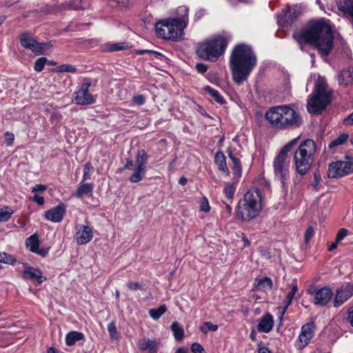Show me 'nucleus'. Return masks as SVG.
Returning <instances> with one entry per match:
<instances>
[{"mask_svg": "<svg viewBox=\"0 0 353 353\" xmlns=\"http://www.w3.org/2000/svg\"><path fill=\"white\" fill-rule=\"evenodd\" d=\"M217 329L218 325L212 324V323L210 321L204 322L199 327L200 331L204 334H206L208 331H216Z\"/></svg>", "mask_w": 353, "mask_h": 353, "instance_id": "79ce46f5", "label": "nucleus"}, {"mask_svg": "<svg viewBox=\"0 0 353 353\" xmlns=\"http://www.w3.org/2000/svg\"><path fill=\"white\" fill-rule=\"evenodd\" d=\"M148 158L149 157L144 150H139L135 157L136 167L146 168Z\"/></svg>", "mask_w": 353, "mask_h": 353, "instance_id": "393cba45", "label": "nucleus"}, {"mask_svg": "<svg viewBox=\"0 0 353 353\" xmlns=\"http://www.w3.org/2000/svg\"><path fill=\"white\" fill-rule=\"evenodd\" d=\"M23 276L25 279H36L39 284L42 283L46 280V277L42 275V272L39 269L30 266L26 268Z\"/></svg>", "mask_w": 353, "mask_h": 353, "instance_id": "6ab92c4d", "label": "nucleus"}, {"mask_svg": "<svg viewBox=\"0 0 353 353\" xmlns=\"http://www.w3.org/2000/svg\"><path fill=\"white\" fill-rule=\"evenodd\" d=\"M348 320H349L350 324L352 325V326H353V309L349 312Z\"/></svg>", "mask_w": 353, "mask_h": 353, "instance_id": "774afa93", "label": "nucleus"}, {"mask_svg": "<svg viewBox=\"0 0 353 353\" xmlns=\"http://www.w3.org/2000/svg\"><path fill=\"white\" fill-rule=\"evenodd\" d=\"M347 138H348L347 134H341L336 139L332 141L329 143V145H328L329 148L332 149L336 146L343 145L344 143L346 142V141L347 140Z\"/></svg>", "mask_w": 353, "mask_h": 353, "instance_id": "58836bf2", "label": "nucleus"}, {"mask_svg": "<svg viewBox=\"0 0 353 353\" xmlns=\"http://www.w3.org/2000/svg\"><path fill=\"white\" fill-rule=\"evenodd\" d=\"M210 210L209 201L206 197H203L200 204V210L202 212H208Z\"/></svg>", "mask_w": 353, "mask_h": 353, "instance_id": "09e8293b", "label": "nucleus"}, {"mask_svg": "<svg viewBox=\"0 0 353 353\" xmlns=\"http://www.w3.org/2000/svg\"><path fill=\"white\" fill-rule=\"evenodd\" d=\"M84 338V335L81 332L77 331L70 332L65 336V343L68 345H73L77 341H81Z\"/></svg>", "mask_w": 353, "mask_h": 353, "instance_id": "a878e982", "label": "nucleus"}, {"mask_svg": "<svg viewBox=\"0 0 353 353\" xmlns=\"http://www.w3.org/2000/svg\"><path fill=\"white\" fill-rule=\"evenodd\" d=\"M265 119L277 130L298 128L303 123L301 115L290 105H276L270 108L265 113Z\"/></svg>", "mask_w": 353, "mask_h": 353, "instance_id": "7ed1b4c3", "label": "nucleus"}, {"mask_svg": "<svg viewBox=\"0 0 353 353\" xmlns=\"http://www.w3.org/2000/svg\"><path fill=\"white\" fill-rule=\"evenodd\" d=\"M0 263L14 265L19 262L12 255L4 252H0Z\"/></svg>", "mask_w": 353, "mask_h": 353, "instance_id": "f704fd0d", "label": "nucleus"}, {"mask_svg": "<svg viewBox=\"0 0 353 353\" xmlns=\"http://www.w3.org/2000/svg\"><path fill=\"white\" fill-rule=\"evenodd\" d=\"M228 157L232 160V161L233 163V167H232L233 173L235 175L236 180H238L242 174V166H241V161L238 158L234 157L232 151H231V150L228 151Z\"/></svg>", "mask_w": 353, "mask_h": 353, "instance_id": "b1692460", "label": "nucleus"}, {"mask_svg": "<svg viewBox=\"0 0 353 353\" xmlns=\"http://www.w3.org/2000/svg\"><path fill=\"white\" fill-rule=\"evenodd\" d=\"M19 41L21 46L27 49H30L34 53L42 54L50 47L49 43H39L34 39L32 38L28 33H23L19 36Z\"/></svg>", "mask_w": 353, "mask_h": 353, "instance_id": "9d476101", "label": "nucleus"}, {"mask_svg": "<svg viewBox=\"0 0 353 353\" xmlns=\"http://www.w3.org/2000/svg\"><path fill=\"white\" fill-rule=\"evenodd\" d=\"M321 177L319 172H315L314 174V182L312 183V186L314 188H317L319 185Z\"/></svg>", "mask_w": 353, "mask_h": 353, "instance_id": "680f3d73", "label": "nucleus"}, {"mask_svg": "<svg viewBox=\"0 0 353 353\" xmlns=\"http://www.w3.org/2000/svg\"><path fill=\"white\" fill-rule=\"evenodd\" d=\"M26 244L31 252L34 253L39 252V241L37 234L30 236L28 239Z\"/></svg>", "mask_w": 353, "mask_h": 353, "instance_id": "2f4dec72", "label": "nucleus"}, {"mask_svg": "<svg viewBox=\"0 0 353 353\" xmlns=\"http://www.w3.org/2000/svg\"><path fill=\"white\" fill-rule=\"evenodd\" d=\"M299 14L296 12L295 9L290 8L288 11V18L291 21L293 22L295 19H297Z\"/></svg>", "mask_w": 353, "mask_h": 353, "instance_id": "5fc2aeb1", "label": "nucleus"}, {"mask_svg": "<svg viewBox=\"0 0 353 353\" xmlns=\"http://www.w3.org/2000/svg\"><path fill=\"white\" fill-rule=\"evenodd\" d=\"M204 90L219 104H224L225 103L224 98L220 94V93L210 86L205 87Z\"/></svg>", "mask_w": 353, "mask_h": 353, "instance_id": "72a5a7b5", "label": "nucleus"}, {"mask_svg": "<svg viewBox=\"0 0 353 353\" xmlns=\"http://www.w3.org/2000/svg\"><path fill=\"white\" fill-rule=\"evenodd\" d=\"M256 281L257 282L256 288L258 290L265 292L270 290L272 288V281L269 277H263V279L256 280Z\"/></svg>", "mask_w": 353, "mask_h": 353, "instance_id": "c756f323", "label": "nucleus"}, {"mask_svg": "<svg viewBox=\"0 0 353 353\" xmlns=\"http://www.w3.org/2000/svg\"><path fill=\"white\" fill-rule=\"evenodd\" d=\"M146 173V168L135 167L133 170L132 174L130 176L129 180L132 183H137L143 180Z\"/></svg>", "mask_w": 353, "mask_h": 353, "instance_id": "c85d7f7f", "label": "nucleus"}, {"mask_svg": "<svg viewBox=\"0 0 353 353\" xmlns=\"http://www.w3.org/2000/svg\"><path fill=\"white\" fill-rule=\"evenodd\" d=\"M314 95L308 100L307 109L310 113L321 114L331 101V92L323 79L316 83Z\"/></svg>", "mask_w": 353, "mask_h": 353, "instance_id": "0eeeda50", "label": "nucleus"}, {"mask_svg": "<svg viewBox=\"0 0 353 353\" xmlns=\"http://www.w3.org/2000/svg\"><path fill=\"white\" fill-rule=\"evenodd\" d=\"M223 192L225 195L227 200L230 201V203H232V199L235 192V187L234 184L230 183H226L223 190Z\"/></svg>", "mask_w": 353, "mask_h": 353, "instance_id": "ea45409f", "label": "nucleus"}, {"mask_svg": "<svg viewBox=\"0 0 353 353\" xmlns=\"http://www.w3.org/2000/svg\"><path fill=\"white\" fill-rule=\"evenodd\" d=\"M353 295V284L348 283L345 287L336 290L334 300V306L337 307Z\"/></svg>", "mask_w": 353, "mask_h": 353, "instance_id": "dca6fc26", "label": "nucleus"}, {"mask_svg": "<svg viewBox=\"0 0 353 353\" xmlns=\"http://www.w3.org/2000/svg\"><path fill=\"white\" fill-rule=\"evenodd\" d=\"M258 353H272L271 351L266 347L259 346L258 347Z\"/></svg>", "mask_w": 353, "mask_h": 353, "instance_id": "338daca9", "label": "nucleus"}, {"mask_svg": "<svg viewBox=\"0 0 353 353\" xmlns=\"http://www.w3.org/2000/svg\"><path fill=\"white\" fill-rule=\"evenodd\" d=\"M196 68L200 73H205L208 70V66L204 63H196Z\"/></svg>", "mask_w": 353, "mask_h": 353, "instance_id": "e2e57ef3", "label": "nucleus"}, {"mask_svg": "<svg viewBox=\"0 0 353 353\" xmlns=\"http://www.w3.org/2000/svg\"><path fill=\"white\" fill-rule=\"evenodd\" d=\"M191 350L194 353H204L205 352L204 348L202 347L201 345H200L198 343H194L192 344Z\"/></svg>", "mask_w": 353, "mask_h": 353, "instance_id": "864d4df0", "label": "nucleus"}, {"mask_svg": "<svg viewBox=\"0 0 353 353\" xmlns=\"http://www.w3.org/2000/svg\"><path fill=\"white\" fill-rule=\"evenodd\" d=\"M314 234V230L312 226H309L305 232V236H304V241L305 243H308V242L310 241L311 238Z\"/></svg>", "mask_w": 353, "mask_h": 353, "instance_id": "8fccbe9b", "label": "nucleus"}, {"mask_svg": "<svg viewBox=\"0 0 353 353\" xmlns=\"http://www.w3.org/2000/svg\"><path fill=\"white\" fill-rule=\"evenodd\" d=\"M222 203V208L225 210V211L223 213V216L227 219L230 216L232 213V203H230V201H223Z\"/></svg>", "mask_w": 353, "mask_h": 353, "instance_id": "49530a36", "label": "nucleus"}, {"mask_svg": "<svg viewBox=\"0 0 353 353\" xmlns=\"http://www.w3.org/2000/svg\"><path fill=\"white\" fill-rule=\"evenodd\" d=\"M348 234V230L345 228H341L340 229L337 234H336V242H340L341 241H342Z\"/></svg>", "mask_w": 353, "mask_h": 353, "instance_id": "603ef678", "label": "nucleus"}, {"mask_svg": "<svg viewBox=\"0 0 353 353\" xmlns=\"http://www.w3.org/2000/svg\"><path fill=\"white\" fill-rule=\"evenodd\" d=\"M314 331L315 325L313 323L304 324L301 327V333L296 341V347L299 350H302L307 346L310 340L313 338Z\"/></svg>", "mask_w": 353, "mask_h": 353, "instance_id": "ddd939ff", "label": "nucleus"}, {"mask_svg": "<svg viewBox=\"0 0 353 353\" xmlns=\"http://www.w3.org/2000/svg\"><path fill=\"white\" fill-rule=\"evenodd\" d=\"M156 345V342L148 338L140 339L138 342V347L142 351L149 350L150 352H153L155 350Z\"/></svg>", "mask_w": 353, "mask_h": 353, "instance_id": "bb28decb", "label": "nucleus"}, {"mask_svg": "<svg viewBox=\"0 0 353 353\" xmlns=\"http://www.w3.org/2000/svg\"><path fill=\"white\" fill-rule=\"evenodd\" d=\"M91 83L85 82L77 88L74 93V101L76 104L85 105L95 102L94 96L89 92Z\"/></svg>", "mask_w": 353, "mask_h": 353, "instance_id": "9b49d317", "label": "nucleus"}, {"mask_svg": "<svg viewBox=\"0 0 353 353\" xmlns=\"http://www.w3.org/2000/svg\"><path fill=\"white\" fill-rule=\"evenodd\" d=\"M353 173V159L346 158L330 164L327 175L329 178H339Z\"/></svg>", "mask_w": 353, "mask_h": 353, "instance_id": "1a4fd4ad", "label": "nucleus"}, {"mask_svg": "<svg viewBox=\"0 0 353 353\" xmlns=\"http://www.w3.org/2000/svg\"><path fill=\"white\" fill-rule=\"evenodd\" d=\"M47 190V185L43 184H37L32 188V192H44Z\"/></svg>", "mask_w": 353, "mask_h": 353, "instance_id": "bf43d9fd", "label": "nucleus"}, {"mask_svg": "<svg viewBox=\"0 0 353 353\" xmlns=\"http://www.w3.org/2000/svg\"><path fill=\"white\" fill-rule=\"evenodd\" d=\"M81 1L79 0H71L62 5L65 10H79L81 8Z\"/></svg>", "mask_w": 353, "mask_h": 353, "instance_id": "a19ab883", "label": "nucleus"}, {"mask_svg": "<svg viewBox=\"0 0 353 353\" xmlns=\"http://www.w3.org/2000/svg\"><path fill=\"white\" fill-rule=\"evenodd\" d=\"M338 7L340 10L349 14L353 18V0H340Z\"/></svg>", "mask_w": 353, "mask_h": 353, "instance_id": "cd10ccee", "label": "nucleus"}, {"mask_svg": "<svg viewBox=\"0 0 353 353\" xmlns=\"http://www.w3.org/2000/svg\"><path fill=\"white\" fill-rule=\"evenodd\" d=\"M145 53L154 54L157 57L163 56L161 52L150 50H140L137 52V54H143Z\"/></svg>", "mask_w": 353, "mask_h": 353, "instance_id": "6e6d98bb", "label": "nucleus"}, {"mask_svg": "<svg viewBox=\"0 0 353 353\" xmlns=\"http://www.w3.org/2000/svg\"><path fill=\"white\" fill-rule=\"evenodd\" d=\"M128 287L130 290L134 291L137 290L141 289L142 285L139 282H128Z\"/></svg>", "mask_w": 353, "mask_h": 353, "instance_id": "4d7b16f0", "label": "nucleus"}, {"mask_svg": "<svg viewBox=\"0 0 353 353\" xmlns=\"http://www.w3.org/2000/svg\"><path fill=\"white\" fill-rule=\"evenodd\" d=\"M75 240L78 245H84L93 238L92 229L88 225H79L77 226Z\"/></svg>", "mask_w": 353, "mask_h": 353, "instance_id": "2eb2a0df", "label": "nucleus"}, {"mask_svg": "<svg viewBox=\"0 0 353 353\" xmlns=\"http://www.w3.org/2000/svg\"><path fill=\"white\" fill-rule=\"evenodd\" d=\"M312 161L308 159L298 152L294 154V164L296 172L301 176L305 175L310 169Z\"/></svg>", "mask_w": 353, "mask_h": 353, "instance_id": "4468645a", "label": "nucleus"}, {"mask_svg": "<svg viewBox=\"0 0 353 353\" xmlns=\"http://www.w3.org/2000/svg\"><path fill=\"white\" fill-rule=\"evenodd\" d=\"M308 292L313 296V303L319 305H326L333 297V292L328 287H323L320 289H311Z\"/></svg>", "mask_w": 353, "mask_h": 353, "instance_id": "f8f14e48", "label": "nucleus"}, {"mask_svg": "<svg viewBox=\"0 0 353 353\" xmlns=\"http://www.w3.org/2000/svg\"><path fill=\"white\" fill-rule=\"evenodd\" d=\"M338 83L341 85L347 86L353 83V70H343L338 76Z\"/></svg>", "mask_w": 353, "mask_h": 353, "instance_id": "5701e85b", "label": "nucleus"}, {"mask_svg": "<svg viewBox=\"0 0 353 353\" xmlns=\"http://www.w3.org/2000/svg\"><path fill=\"white\" fill-rule=\"evenodd\" d=\"M293 38L302 51L306 43L314 46L323 56H328L333 49L334 35L330 25L323 20L310 23L301 32L294 34Z\"/></svg>", "mask_w": 353, "mask_h": 353, "instance_id": "f257e3e1", "label": "nucleus"}, {"mask_svg": "<svg viewBox=\"0 0 353 353\" xmlns=\"http://www.w3.org/2000/svg\"><path fill=\"white\" fill-rule=\"evenodd\" d=\"M274 325L273 316L271 314H265L257 325V330L261 332L268 333L270 332Z\"/></svg>", "mask_w": 353, "mask_h": 353, "instance_id": "412c9836", "label": "nucleus"}, {"mask_svg": "<svg viewBox=\"0 0 353 353\" xmlns=\"http://www.w3.org/2000/svg\"><path fill=\"white\" fill-rule=\"evenodd\" d=\"M257 58L250 46L241 43L233 49L230 58L232 80L241 85L256 65Z\"/></svg>", "mask_w": 353, "mask_h": 353, "instance_id": "f03ea898", "label": "nucleus"}, {"mask_svg": "<svg viewBox=\"0 0 353 353\" xmlns=\"http://www.w3.org/2000/svg\"><path fill=\"white\" fill-rule=\"evenodd\" d=\"M65 213V207L64 204H59L57 206L46 211V218L52 222L58 223L62 221Z\"/></svg>", "mask_w": 353, "mask_h": 353, "instance_id": "a211bd4d", "label": "nucleus"}, {"mask_svg": "<svg viewBox=\"0 0 353 353\" xmlns=\"http://www.w3.org/2000/svg\"><path fill=\"white\" fill-rule=\"evenodd\" d=\"M166 311L167 307L165 305H161L158 308L150 309L148 313L152 319L158 320Z\"/></svg>", "mask_w": 353, "mask_h": 353, "instance_id": "473e14b6", "label": "nucleus"}, {"mask_svg": "<svg viewBox=\"0 0 353 353\" xmlns=\"http://www.w3.org/2000/svg\"><path fill=\"white\" fill-rule=\"evenodd\" d=\"M186 27V23L183 18H175L171 20H163L156 23L157 35L163 39L172 41L179 40Z\"/></svg>", "mask_w": 353, "mask_h": 353, "instance_id": "423d86ee", "label": "nucleus"}, {"mask_svg": "<svg viewBox=\"0 0 353 353\" xmlns=\"http://www.w3.org/2000/svg\"><path fill=\"white\" fill-rule=\"evenodd\" d=\"M261 210V193L259 190L248 191L239 204L237 216L242 220L256 217Z\"/></svg>", "mask_w": 353, "mask_h": 353, "instance_id": "39448f33", "label": "nucleus"}, {"mask_svg": "<svg viewBox=\"0 0 353 353\" xmlns=\"http://www.w3.org/2000/svg\"><path fill=\"white\" fill-rule=\"evenodd\" d=\"M171 330L173 333L174 339L176 341H181L184 336V330L179 325L177 321H174L171 325Z\"/></svg>", "mask_w": 353, "mask_h": 353, "instance_id": "7c9ffc66", "label": "nucleus"}, {"mask_svg": "<svg viewBox=\"0 0 353 353\" xmlns=\"http://www.w3.org/2000/svg\"><path fill=\"white\" fill-rule=\"evenodd\" d=\"M30 199L37 203L39 205H43L45 201L44 198L38 194H34L32 197H30Z\"/></svg>", "mask_w": 353, "mask_h": 353, "instance_id": "13d9d810", "label": "nucleus"}, {"mask_svg": "<svg viewBox=\"0 0 353 353\" xmlns=\"http://www.w3.org/2000/svg\"><path fill=\"white\" fill-rule=\"evenodd\" d=\"M230 37L218 35L199 43L197 55L202 59L214 62L225 50Z\"/></svg>", "mask_w": 353, "mask_h": 353, "instance_id": "20e7f679", "label": "nucleus"}, {"mask_svg": "<svg viewBox=\"0 0 353 353\" xmlns=\"http://www.w3.org/2000/svg\"><path fill=\"white\" fill-rule=\"evenodd\" d=\"M94 187L93 183L81 181L77 188L74 196L79 199H81L85 196H91L93 194Z\"/></svg>", "mask_w": 353, "mask_h": 353, "instance_id": "aec40b11", "label": "nucleus"}, {"mask_svg": "<svg viewBox=\"0 0 353 353\" xmlns=\"http://www.w3.org/2000/svg\"><path fill=\"white\" fill-rule=\"evenodd\" d=\"M214 163L218 166V169L221 171L224 174L228 176L230 170L227 166L226 158L224 153L221 151H218L214 156Z\"/></svg>", "mask_w": 353, "mask_h": 353, "instance_id": "4be33fe9", "label": "nucleus"}, {"mask_svg": "<svg viewBox=\"0 0 353 353\" xmlns=\"http://www.w3.org/2000/svg\"><path fill=\"white\" fill-rule=\"evenodd\" d=\"M290 286L291 290L288 293L286 298L292 301L294 294L297 292L298 290V287L295 280L293 281Z\"/></svg>", "mask_w": 353, "mask_h": 353, "instance_id": "de8ad7c7", "label": "nucleus"}, {"mask_svg": "<svg viewBox=\"0 0 353 353\" xmlns=\"http://www.w3.org/2000/svg\"><path fill=\"white\" fill-rule=\"evenodd\" d=\"M130 48H131V46L128 42H121L108 45V50L110 52H115L127 50Z\"/></svg>", "mask_w": 353, "mask_h": 353, "instance_id": "c9c22d12", "label": "nucleus"}, {"mask_svg": "<svg viewBox=\"0 0 353 353\" xmlns=\"http://www.w3.org/2000/svg\"><path fill=\"white\" fill-rule=\"evenodd\" d=\"M57 71L60 72H76L77 68L71 64H63L57 67Z\"/></svg>", "mask_w": 353, "mask_h": 353, "instance_id": "37998d69", "label": "nucleus"}, {"mask_svg": "<svg viewBox=\"0 0 353 353\" xmlns=\"http://www.w3.org/2000/svg\"><path fill=\"white\" fill-rule=\"evenodd\" d=\"M94 173V168L90 162H87L84 165L83 174L82 181L85 182L86 181L91 179L92 175Z\"/></svg>", "mask_w": 353, "mask_h": 353, "instance_id": "4c0bfd02", "label": "nucleus"}, {"mask_svg": "<svg viewBox=\"0 0 353 353\" xmlns=\"http://www.w3.org/2000/svg\"><path fill=\"white\" fill-rule=\"evenodd\" d=\"M132 101L138 105H142L145 101V97L143 94H137L132 97Z\"/></svg>", "mask_w": 353, "mask_h": 353, "instance_id": "3c124183", "label": "nucleus"}, {"mask_svg": "<svg viewBox=\"0 0 353 353\" xmlns=\"http://www.w3.org/2000/svg\"><path fill=\"white\" fill-rule=\"evenodd\" d=\"M316 150V143L313 140L307 139L300 143L296 151L313 161Z\"/></svg>", "mask_w": 353, "mask_h": 353, "instance_id": "f3484780", "label": "nucleus"}, {"mask_svg": "<svg viewBox=\"0 0 353 353\" xmlns=\"http://www.w3.org/2000/svg\"><path fill=\"white\" fill-rule=\"evenodd\" d=\"M47 61L48 60L46 57H41L37 59L34 67V70L37 72H41L43 70Z\"/></svg>", "mask_w": 353, "mask_h": 353, "instance_id": "c03bdc74", "label": "nucleus"}, {"mask_svg": "<svg viewBox=\"0 0 353 353\" xmlns=\"http://www.w3.org/2000/svg\"><path fill=\"white\" fill-rule=\"evenodd\" d=\"M297 141V139H294L287 143L279 152L274 161V169L276 176H277L283 187H285L289 176V159L288 153L290 152L292 146Z\"/></svg>", "mask_w": 353, "mask_h": 353, "instance_id": "6e6552de", "label": "nucleus"}, {"mask_svg": "<svg viewBox=\"0 0 353 353\" xmlns=\"http://www.w3.org/2000/svg\"><path fill=\"white\" fill-rule=\"evenodd\" d=\"M277 310H278V317H279V319L280 321H282L283 320V316L286 312V309L282 307H277Z\"/></svg>", "mask_w": 353, "mask_h": 353, "instance_id": "0e129e2a", "label": "nucleus"}, {"mask_svg": "<svg viewBox=\"0 0 353 353\" xmlns=\"http://www.w3.org/2000/svg\"><path fill=\"white\" fill-rule=\"evenodd\" d=\"M14 211L8 206L0 208V222H6L10 218Z\"/></svg>", "mask_w": 353, "mask_h": 353, "instance_id": "e433bc0d", "label": "nucleus"}, {"mask_svg": "<svg viewBox=\"0 0 353 353\" xmlns=\"http://www.w3.org/2000/svg\"><path fill=\"white\" fill-rule=\"evenodd\" d=\"M343 123L346 125H353V112L344 119Z\"/></svg>", "mask_w": 353, "mask_h": 353, "instance_id": "69168bd1", "label": "nucleus"}, {"mask_svg": "<svg viewBox=\"0 0 353 353\" xmlns=\"http://www.w3.org/2000/svg\"><path fill=\"white\" fill-rule=\"evenodd\" d=\"M108 331L110 334V336L112 339H118V332L115 325L114 322H111L108 325Z\"/></svg>", "mask_w": 353, "mask_h": 353, "instance_id": "a18cd8bd", "label": "nucleus"}, {"mask_svg": "<svg viewBox=\"0 0 353 353\" xmlns=\"http://www.w3.org/2000/svg\"><path fill=\"white\" fill-rule=\"evenodd\" d=\"M6 142L8 145H11L14 141V134L12 132H6L5 133Z\"/></svg>", "mask_w": 353, "mask_h": 353, "instance_id": "052dcab7", "label": "nucleus"}]
</instances>
